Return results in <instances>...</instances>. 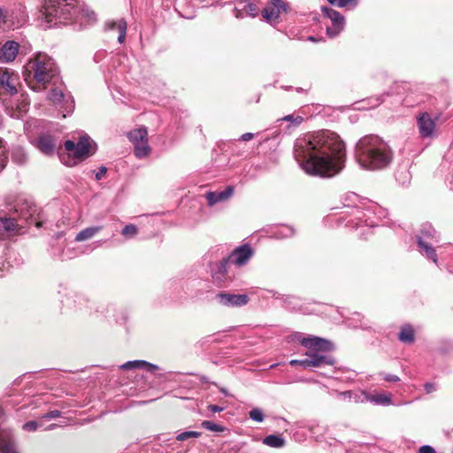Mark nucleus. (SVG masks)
Masks as SVG:
<instances>
[{
    "label": "nucleus",
    "mask_w": 453,
    "mask_h": 453,
    "mask_svg": "<svg viewBox=\"0 0 453 453\" xmlns=\"http://www.w3.org/2000/svg\"><path fill=\"white\" fill-rule=\"evenodd\" d=\"M399 340L403 343L411 344L414 342V330L411 326L404 325L398 334Z\"/></svg>",
    "instance_id": "obj_26"
},
{
    "label": "nucleus",
    "mask_w": 453,
    "mask_h": 453,
    "mask_svg": "<svg viewBox=\"0 0 453 453\" xmlns=\"http://www.w3.org/2000/svg\"><path fill=\"white\" fill-rule=\"evenodd\" d=\"M103 226H89L87 227L81 232H79L75 237L76 242H84L86 240H88L92 238L96 234L100 232L102 230Z\"/></svg>",
    "instance_id": "obj_25"
},
{
    "label": "nucleus",
    "mask_w": 453,
    "mask_h": 453,
    "mask_svg": "<svg viewBox=\"0 0 453 453\" xmlns=\"http://www.w3.org/2000/svg\"><path fill=\"white\" fill-rule=\"evenodd\" d=\"M294 234L295 231L293 227L286 225L280 226L279 229L274 232L275 237L279 239L291 237Z\"/></svg>",
    "instance_id": "obj_33"
},
{
    "label": "nucleus",
    "mask_w": 453,
    "mask_h": 453,
    "mask_svg": "<svg viewBox=\"0 0 453 453\" xmlns=\"http://www.w3.org/2000/svg\"><path fill=\"white\" fill-rule=\"evenodd\" d=\"M28 19L26 8L19 4L15 10L9 14L8 10L0 7V27L14 28L23 26Z\"/></svg>",
    "instance_id": "obj_8"
},
{
    "label": "nucleus",
    "mask_w": 453,
    "mask_h": 453,
    "mask_svg": "<svg viewBox=\"0 0 453 453\" xmlns=\"http://www.w3.org/2000/svg\"><path fill=\"white\" fill-rule=\"evenodd\" d=\"M280 120L289 122L288 127H297L303 122V119L301 116H295L294 114H290L283 117Z\"/></svg>",
    "instance_id": "obj_35"
},
{
    "label": "nucleus",
    "mask_w": 453,
    "mask_h": 453,
    "mask_svg": "<svg viewBox=\"0 0 453 453\" xmlns=\"http://www.w3.org/2000/svg\"><path fill=\"white\" fill-rule=\"evenodd\" d=\"M215 299L220 305L226 307H242L250 301L246 294H231L227 292L218 293Z\"/></svg>",
    "instance_id": "obj_12"
},
{
    "label": "nucleus",
    "mask_w": 453,
    "mask_h": 453,
    "mask_svg": "<svg viewBox=\"0 0 453 453\" xmlns=\"http://www.w3.org/2000/svg\"><path fill=\"white\" fill-rule=\"evenodd\" d=\"M233 193L234 188L230 186L219 192H207L206 199L208 201V204L212 206L219 202L225 201L228 199L233 195Z\"/></svg>",
    "instance_id": "obj_20"
},
{
    "label": "nucleus",
    "mask_w": 453,
    "mask_h": 453,
    "mask_svg": "<svg viewBox=\"0 0 453 453\" xmlns=\"http://www.w3.org/2000/svg\"><path fill=\"white\" fill-rule=\"evenodd\" d=\"M61 416V411L58 410H54L47 412L42 416L43 418L46 419H51V418H57Z\"/></svg>",
    "instance_id": "obj_43"
},
{
    "label": "nucleus",
    "mask_w": 453,
    "mask_h": 453,
    "mask_svg": "<svg viewBox=\"0 0 453 453\" xmlns=\"http://www.w3.org/2000/svg\"><path fill=\"white\" fill-rule=\"evenodd\" d=\"M64 146L66 153L59 152V159L64 165L73 166L93 155L96 145L87 134H84L79 137L77 142L68 140L65 142Z\"/></svg>",
    "instance_id": "obj_6"
},
{
    "label": "nucleus",
    "mask_w": 453,
    "mask_h": 453,
    "mask_svg": "<svg viewBox=\"0 0 453 453\" xmlns=\"http://www.w3.org/2000/svg\"><path fill=\"white\" fill-rule=\"evenodd\" d=\"M138 232V229L136 227V226L133 225V224H129V225H127L121 231V234L127 237V238H131V237H134Z\"/></svg>",
    "instance_id": "obj_38"
},
{
    "label": "nucleus",
    "mask_w": 453,
    "mask_h": 453,
    "mask_svg": "<svg viewBox=\"0 0 453 453\" xmlns=\"http://www.w3.org/2000/svg\"><path fill=\"white\" fill-rule=\"evenodd\" d=\"M19 50V44L14 41L6 42L0 49V59L4 62L13 61Z\"/></svg>",
    "instance_id": "obj_19"
},
{
    "label": "nucleus",
    "mask_w": 453,
    "mask_h": 453,
    "mask_svg": "<svg viewBox=\"0 0 453 453\" xmlns=\"http://www.w3.org/2000/svg\"><path fill=\"white\" fill-rule=\"evenodd\" d=\"M57 426H57L56 424H51V425H50V426L47 427V429H48V430H52V429H54V428H55V427H57Z\"/></svg>",
    "instance_id": "obj_51"
},
{
    "label": "nucleus",
    "mask_w": 453,
    "mask_h": 453,
    "mask_svg": "<svg viewBox=\"0 0 453 453\" xmlns=\"http://www.w3.org/2000/svg\"><path fill=\"white\" fill-rule=\"evenodd\" d=\"M418 453H436V451L430 445H423L419 448Z\"/></svg>",
    "instance_id": "obj_44"
},
{
    "label": "nucleus",
    "mask_w": 453,
    "mask_h": 453,
    "mask_svg": "<svg viewBox=\"0 0 453 453\" xmlns=\"http://www.w3.org/2000/svg\"><path fill=\"white\" fill-rule=\"evenodd\" d=\"M253 137H254V134H252V133H245V134L241 135L239 140L242 141V142H248V141H250L251 139H253Z\"/></svg>",
    "instance_id": "obj_47"
},
{
    "label": "nucleus",
    "mask_w": 453,
    "mask_h": 453,
    "mask_svg": "<svg viewBox=\"0 0 453 453\" xmlns=\"http://www.w3.org/2000/svg\"><path fill=\"white\" fill-rule=\"evenodd\" d=\"M424 388L427 394H430V393L435 391V389H436L435 385L433 383H429V382L426 383Z\"/></svg>",
    "instance_id": "obj_48"
},
{
    "label": "nucleus",
    "mask_w": 453,
    "mask_h": 453,
    "mask_svg": "<svg viewBox=\"0 0 453 453\" xmlns=\"http://www.w3.org/2000/svg\"><path fill=\"white\" fill-rule=\"evenodd\" d=\"M321 11L332 22V26L326 27V35L331 38L337 36L344 28V17L339 12L326 6H322Z\"/></svg>",
    "instance_id": "obj_10"
},
{
    "label": "nucleus",
    "mask_w": 453,
    "mask_h": 453,
    "mask_svg": "<svg viewBox=\"0 0 453 453\" xmlns=\"http://www.w3.org/2000/svg\"><path fill=\"white\" fill-rule=\"evenodd\" d=\"M19 211L20 212H19L18 209H15V211L9 216L0 213V239L16 231L18 226H20L19 220L21 219L28 222L36 210L29 206L26 213L23 212V209H19Z\"/></svg>",
    "instance_id": "obj_7"
},
{
    "label": "nucleus",
    "mask_w": 453,
    "mask_h": 453,
    "mask_svg": "<svg viewBox=\"0 0 453 453\" xmlns=\"http://www.w3.org/2000/svg\"><path fill=\"white\" fill-rule=\"evenodd\" d=\"M105 27L107 29H111V30L115 29V28L118 29V31H119L118 42L119 43H123L125 42L127 24L124 19H120L117 21H115V20L108 21V22H106Z\"/></svg>",
    "instance_id": "obj_21"
},
{
    "label": "nucleus",
    "mask_w": 453,
    "mask_h": 453,
    "mask_svg": "<svg viewBox=\"0 0 453 453\" xmlns=\"http://www.w3.org/2000/svg\"><path fill=\"white\" fill-rule=\"evenodd\" d=\"M127 137L134 148V155L138 158L147 157L150 152V147L148 143V131L145 127H141L130 131Z\"/></svg>",
    "instance_id": "obj_9"
},
{
    "label": "nucleus",
    "mask_w": 453,
    "mask_h": 453,
    "mask_svg": "<svg viewBox=\"0 0 453 453\" xmlns=\"http://www.w3.org/2000/svg\"><path fill=\"white\" fill-rule=\"evenodd\" d=\"M327 2L332 4V5H335L337 7H340V3H341V0H327Z\"/></svg>",
    "instance_id": "obj_50"
},
{
    "label": "nucleus",
    "mask_w": 453,
    "mask_h": 453,
    "mask_svg": "<svg viewBox=\"0 0 453 453\" xmlns=\"http://www.w3.org/2000/svg\"><path fill=\"white\" fill-rule=\"evenodd\" d=\"M201 427L214 433H223L225 431H228L227 427L210 420H203L201 423Z\"/></svg>",
    "instance_id": "obj_30"
},
{
    "label": "nucleus",
    "mask_w": 453,
    "mask_h": 453,
    "mask_svg": "<svg viewBox=\"0 0 453 453\" xmlns=\"http://www.w3.org/2000/svg\"><path fill=\"white\" fill-rule=\"evenodd\" d=\"M294 156L307 174L331 178L345 166V144L337 134L329 130L308 133L296 140Z\"/></svg>",
    "instance_id": "obj_1"
},
{
    "label": "nucleus",
    "mask_w": 453,
    "mask_h": 453,
    "mask_svg": "<svg viewBox=\"0 0 453 453\" xmlns=\"http://www.w3.org/2000/svg\"><path fill=\"white\" fill-rule=\"evenodd\" d=\"M18 81L19 77L14 72L7 68H0V86L6 92L11 95L17 94Z\"/></svg>",
    "instance_id": "obj_15"
},
{
    "label": "nucleus",
    "mask_w": 453,
    "mask_h": 453,
    "mask_svg": "<svg viewBox=\"0 0 453 453\" xmlns=\"http://www.w3.org/2000/svg\"><path fill=\"white\" fill-rule=\"evenodd\" d=\"M11 157L13 163L22 165L27 161V154L23 147L13 146L11 150Z\"/></svg>",
    "instance_id": "obj_23"
},
{
    "label": "nucleus",
    "mask_w": 453,
    "mask_h": 453,
    "mask_svg": "<svg viewBox=\"0 0 453 453\" xmlns=\"http://www.w3.org/2000/svg\"><path fill=\"white\" fill-rule=\"evenodd\" d=\"M39 426V423L37 421H28V422H26L24 425H23V429L26 430V431H28V432H33V431H35Z\"/></svg>",
    "instance_id": "obj_41"
},
{
    "label": "nucleus",
    "mask_w": 453,
    "mask_h": 453,
    "mask_svg": "<svg viewBox=\"0 0 453 453\" xmlns=\"http://www.w3.org/2000/svg\"><path fill=\"white\" fill-rule=\"evenodd\" d=\"M357 219L359 220V222L357 223V225L358 226H361L362 225H364V226H370V227H373L378 225L376 222H374L371 219V213H372L371 209H367L365 211L357 209Z\"/></svg>",
    "instance_id": "obj_24"
},
{
    "label": "nucleus",
    "mask_w": 453,
    "mask_h": 453,
    "mask_svg": "<svg viewBox=\"0 0 453 453\" xmlns=\"http://www.w3.org/2000/svg\"><path fill=\"white\" fill-rule=\"evenodd\" d=\"M263 443L272 448H281L285 445V440L280 435L270 434L264 438Z\"/></svg>",
    "instance_id": "obj_28"
},
{
    "label": "nucleus",
    "mask_w": 453,
    "mask_h": 453,
    "mask_svg": "<svg viewBox=\"0 0 453 453\" xmlns=\"http://www.w3.org/2000/svg\"><path fill=\"white\" fill-rule=\"evenodd\" d=\"M40 27L48 29L53 27L73 23H91L96 21V14L81 8L77 0H45L41 11Z\"/></svg>",
    "instance_id": "obj_2"
},
{
    "label": "nucleus",
    "mask_w": 453,
    "mask_h": 453,
    "mask_svg": "<svg viewBox=\"0 0 453 453\" xmlns=\"http://www.w3.org/2000/svg\"><path fill=\"white\" fill-rule=\"evenodd\" d=\"M244 12V10H243V5H242V7H241V8L235 7V8L234 9V16H235L236 18H238V19H240V18H242V17H243V14H242V12Z\"/></svg>",
    "instance_id": "obj_49"
},
{
    "label": "nucleus",
    "mask_w": 453,
    "mask_h": 453,
    "mask_svg": "<svg viewBox=\"0 0 453 453\" xmlns=\"http://www.w3.org/2000/svg\"><path fill=\"white\" fill-rule=\"evenodd\" d=\"M0 449L3 453H15L14 446L11 442H1Z\"/></svg>",
    "instance_id": "obj_40"
},
{
    "label": "nucleus",
    "mask_w": 453,
    "mask_h": 453,
    "mask_svg": "<svg viewBox=\"0 0 453 453\" xmlns=\"http://www.w3.org/2000/svg\"><path fill=\"white\" fill-rule=\"evenodd\" d=\"M249 417L253 421L259 423L263 422L265 419L264 412L259 408H253L251 411H250Z\"/></svg>",
    "instance_id": "obj_36"
},
{
    "label": "nucleus",
    "mask_w": 453,
    "mask_h": 453,
    "mask_svg": "<svg viewBox=\"0 0 453 453\" xmlns=\"http://www.w3.org/2000/svg\"><path fill=\"white\" fill-rule=\"evenodd\" d=\"M253 255V250L249 244H243L234 249L231 254L226 257V261L231 265L242 267L245 265Z\"/></svg>",
    "instance_id": "obj_13"
},
{
    "label": "nucleus",
    "mask_w": 453,
    "mask_h": 453,
    "mask_svg": "<svg viewBox=\"0 0 453 453\" xmlns=\"http://www.w3.org/2000/svg\"><path fill=\"white\" fill-rule=\"evenodd\" d=\"M421 234L424 237L436 238V231L431 226H424L421 229Z\"/></svg>",
    "instance_id": "obj_39"
},
{
    "label": "nucleus",
    "mask_w": 453,
    "mask_h": 453,
    "mask_svg": "<svg viewBox=\"0 0 453 453\" xmlns=\"http://www.w3.org/2000/svg\"><path fill=\"white\" fill-rule=\"evenodd\" d=\"M48 98L56 106L63 109V117L65 118L67 114L73 112L74 109V100L71 96H65L63 90L58 87L53 88L49 93Z\"/></svg>",
    "instance_id": "obj_11"
},
{
    "label": "nucleus",
    "mask_w": 453,
    "mask_h": 453,
    "mask_svg": "<svg viewBox=\"0 0 453 453\" xmlns=\"http://www.w3.org/2000/svg\"><path fill=\"white\" fill-rule=\"evenodd\" d=\"M418 127L420 135L426 138L433 134L435 124L430 115L427 112H424L418 118Z\"/></svg>",
    "instance_id": "obj_18"
},
{
    "label": "nucleus",
    "mask_w": 453,
    "mask_h": 453,
    "mask_svg": "<svg viewBox=\"0 0 453 453\" xmlns=\"http://www.w3.org/2000/svg\"><path fill=\"white\" fill-rule=\"evenodd\" d=\"M120 368L124 370L144 369L152 372L157 369V366L144 360H134L125 363L120 366Z\"/></svg>",
    "instance_id": "obj_22"
},
{
    "label": "nucleus",
    "mask_w": 453,
    "mask_h": 453,
    "mask_svg": "<svg viewBox=\"0 0 453 453\" xmlns=\"http://www.w3.org/2000/svg\"><path fill=\"white\" fill-rule=\"evenodd\" d=\"M24 68L25 81L34 90L45 89L50 84L56 86L59 81V69L55 60L45 53L35 55Z\"/></svg>",
    "instance_id": "obj_4"
},
{
    "label": "nucleus",
    "mask_w": 453,
    "mask_h": 453,
    "mask_svg": "<svg viewBox=\"0 0 453 453\" xmlns=\"http://www.w3.org/2000/svg\"><path fill=\"white\" fill-rule=\"evenodd\" d=\"M418 247L425 252L426 256L432 259L435 264H437V254L433 247L426 243L422 237L418 238Z\"/></svg>",
    "instance_id": "obj_27"
},
{
    "label": "nucleus",
    "mask_w": 453,
    "mask_h": 453,
    "mask_svg": "<svg viewBox=\"0 0 453 453\" xmlns=\"http://www.w3.org/2000/svg\"><path fill=\"white\" fill-rule=\"evenodd\" d=\"M239 4L243 5V10L248 15L256 17L258 14L259 9L255 4L241 2Z\"/></svg>",
    "instance_id": "obj_34"
},
{
    "label": "nucleus",
    "mask_w": 453,
    "mask_h": 453,
    "mask_svg": "<svg viewBox=\"0 0 453 453\" xmlns=\"http://www.w3.org/2000/svg\"><path fill=\"white\" fill-rule=\"evenodd\" d=\"M208 410H210L211 412H220L225 410L224 407L219 406L216 404H210L208 405Z\"/></svg>",
    "instance_id": "obj_46"
},
{
    "label": "nucleus",
    "mask_w": 453,
    "mask_h": 453,
    "mask_svg": "<svg viewBox=\"0 0 453 453\" xmlns=\"http://www.w3.org/2000/svg\"><path fill=\"white\" fill-rule=\"evenodd\" d=\"M201 436V433L200 432H196V431H186V432H182L180 434H179L176 437V439L178 441H185L188 438H198Z\"/></svg>",
    "instance_id": "obj_37"
},
{
    "label": "nucleus",
    "mask_w": 453,
    "mask_h": 453,
    "mask_svg": "<svg viewBox=\"0 0 453 453\" xmlns=\"http://www.w3.org/2000/svg\"><path fill=\"white\" fill-rule=\"evenodd\" d=\"M36 148L44 155L51 156L56 151L55 138L49 134H42L35 141Z\"/></svg>",
    "instance_id": "obj_16"
},
{
    "label": "nucleus",
    "mask_w": 453,
    "mask_h": 453,
    "mask_svg": "<svg viewBox=\"0 0 453 453\" xmlns=\"http://www.w3.org/2000/svg\"><path fill=\"white\" fill-rule=\"evenodd\" d=\"M281 12H287L286 4L282 0H270V4L262 11V16L268 23L275 25Z\"/></svg>",
    "instance_id": "obj_14"
},
{
    "label": "nucleus",
    "mask_w": 453,
    "mask_h": 453,
    "mask_svg": "<svg viewBox=\"0 0 453 453\" xmlns=\"http://www.w3.org/2000/svg\"><path fill=\"white\" fill-rule=\"evenodd\" d=\"M339 395L343 397L344 399H349V400L353 399L356 403H357V402H364L363 397L365 395V392L364 391L354 392V391L349 390V391H344V392L339 393Z\"/></svg>",
    "instance_id": "obj_32"
},
{
    "label": "nucleus",
    "mask_w": 453,
    "mask_h": 453,
    "mask_svg": "<svg viewBox=\"0 0 453 453\" xmlns=\"http://www.w3.org/2000/svg\"><path fill=\"white\" fill-rule=\"evenodd\" d=\"M231 265L226 261V257L223 258L219 263H215L211 266V277L217 282H222L227 278Z\"/></svg>",
    "instance_id": "obj_17"
},
{
    "label": "nucleus",
    "mask_w": 453,
    "mask_h": 453,
    "mask_svg": "<svg viewBox=\"0 0 453 453\" xmlns=\"http://www.w3.org/2000/svg\"><path fill=\"white\" fill-rule=\"evenodd\" d=\"M309 40H310V41H313V42H314V41H315V38H314V37H312V36H310V37H309Z\"/></svg>",
    "instance_id": "obj_52"
},
{
    "label": "nucleus",
    "mask_w": 453,
    "mask_h": 453,
    "mask_svg": "<svg viewBox=\"0 0 453 453\" xmlns=\"http://www.w3.org/2000/svg\"><path fill=\"white\" fill-rule=\"evenodd\" d=\"M383 379L388 382H398L400 378L394 374H383Z\"/></svg>",
    "instance_id": "obj_45"
},
{
    "label": "nucleus",
    "mask_w": 453,
    "mask_h": 453,
    "mask_svg": "<svg viewBox=\"0 0 453 453\" xmlns=\"http://www.w3.org/2000/svg\"><path fill=\"white\" fill-rule=\"evenodd\" d=\"M354 157L361 168L379 171L388 168L394 158L390 145L375 134L361 137L355 146Z\"/></svg>",
    "instance_id": "obj_3"
},
{
    "label": "nucleus",
    "mask_w": 453,
    "mask_h": 453,
    "mask_svg": "<svg viewBox=\"0 0 453 453\" xmlns=\"http://www.w3.org/2000/svg\"><path fill=\"white\" fill-rule=\"evenodd\" d=\"M300 342L310 350L306 352L307 357L304 359L290 360L289 365L292 366L300 365L303 368L309 367H323L325 365L333 366L335 363L334 358L331 356L324 355L321 352L329 349V342L322 338L311 336L303 338Z\"/></svg>",
    "instance_id": "obj_5"
},
{
    "label": "nucleus",
    "mask_w": 453,
    "mask_h": 453,
    "mask_svg": "<svg viewBox=\"0 0 453 453\" xmlns=\"http://www.w3.org/2000/svg\"><path fill=\"white\" fill-rule=\"evenodd\" d=\"M363 399L364 401L365 400L378 405H388L391 402L390 397L386 395H370L365 393Z\"/></svg>",
    "instance_id": "obj_29"
},
{
    "label": "nucleus",
    "mask_w": 453,
    "mask_h": 453,
    "mask_svg": "<svg viewBox=\"0 0 453 453\" xmlns=\"http://www.w3.org/2000/svg\"><path fill=\"white\" fill-rule=\"evenodd\" d=\"M8 163V151L6 142L0 138V173H2Z\"/></svg>",
    "instance_id": "obj_31"
},
{
    "label": "nucleus",
    "mask_w": 453,
    "mask_h": 453,
    "mask_svg": "<svg viewBox=\"0 0 453 453\" xmlns=\"http://www.w3.org/2000/svg\"><path fill=\"white\" fill-rule=\"evenodd\" d=\"M107 173V168L104 165H101L95 174L96 180H102Z\"/></svg>",
    "instance_id": "obj_42"
}]
</instances>
